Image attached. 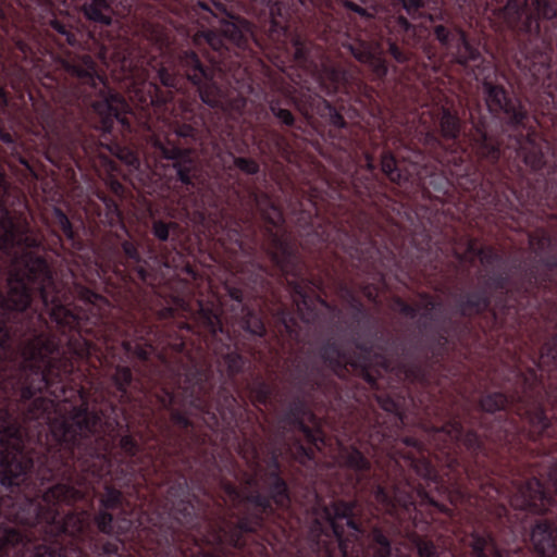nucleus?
I'll return each mask as SVG.
<instances>
[{
  "label": "nucleus",
  "instance_id": "obj_1",
  "mask_svg": "<svg viewBox=\"0 0 557 557\" xmlns=\"http://www.w3.org/2000/svg\"><path fill=\"white\" fill-rule=\"evenodd\" d=\"M0 169V484L33 552L276 557L290 496L223 359L60 282Z\"/></svg>",
  "mask_w": 557,
  "mask_h": 557
},
{
  "label": "nucleus",
  "instance_id": "obj_2",
  "mask_svg": "<svg viewBox=\"0 0 557 557\" xmlns=\"http://www.w3.org/2000/svg\"><path fill=\"white\" fill-rule=\"evenodd\" d=\"M255 26L222 23L221 33L198 30L197 46L207 45L205 60L194 50L176 54L177 72L143 55L135 67L149 76L151 69L165 88L144 82L135 91L138 110L114 91L97 62L87 53L59 59L69 77L54 110L40 115L42 135L37 149L54 166L83 171L102 166L116 171L113 158L139 170L141 159L152 175L169 177L172 203L194 214L221 240H228L248 260L239 270V286L225 285L228 299L191 307L198 273L180 250L182 226L152 218L151 233L158 245H140L131 236L117 201L98 194V223L110 228L96 256L95 270L110 301L211 348L233 376L249 367L232 342L237 332L231 290H244L250 300L247 276L251 263L265 255V231L283 227L282 210L262 191L251 190L249 209L243 208L234 186L210 174L201 161L211 151L221 160L223 150L236 146L247 122L246 95L253 92L248 59L252 45L264 49Z\"/></svg>",
  "mask_w": 557,
  "mask_h": 557
},
{
  "label": "nucleus",
  "instance_id": "obj_3",
  "mask_svg": "<svg viewBox=\"0 0 557 557\" xmlns=\"http://www.w3.org/2000/svg\"><path fill=\"white\" fill-rule=\"evenodd\" d=\"M383 131L381 172L396 187L397 198L379 196L376 203L394 221L393 230L404 238L421 284L440 290L455 280L467 262L479 258L485 271L478 276V286L454 295L455 312L465 319L487 314L491 329L513 326L521 315L539 313L547 327L557 329V239L544 227L529 233L534 257L520 263L519 282L510 287V274L503 267V256L492 246H479L470 236L442 233L434 237L447 193V182L421 164L424 156L408 147L399 129L389 138ZM546 174L547 185L541 188L543 203L516 202L512 210L498 214L512 228H522L519 221L524 212L541 220L557 221L555 180ZM480 207V205H478ZM485 211V209L481 206ZM491 384L504 389L511 399L513 411L530 432L542 456L547 476H557V333L547 338L539 354L527 343L519 345L507 361L488 374Z\"/></svg>",
  "mask_w": 557,
  "mask_h": 557
},
{
  "label": "nucleus",
  "instance_id": "obj_4",
  "mask_svg": "<svg viewBox=\"0 0 557 557\" xmlns=\"http://www.w3.org/2000/svg\"><path fill=\"white\" fill-rule=\"evenodd\" d=\"M416 305L393 296L392 308L416 319L423 338L407 347L398 341L399 360H424L425 345L445 333L443 359L425 381L406 380L397 396L414 398L420 406L406 408L407 426L421 446L417 463L428 460L438 472L437 486L456 511H466L476 525H557V496L547 480L545 463L537 455L527 428L513 411L504 391L483 394L478 404L460 383L455 368L446 364L448 331L438 323L442 304L429 293Z\"/></svg>",
  "mask_w": 557,
  "mask_h": 557
},
{
  "label": "nucleus",
  "instance_id": "obj_5",
  "mask_svg": "<svg viewBox=\"0 0 557 557\" xmlns=\"http://www.w3.org/2000/svg\"><path fill=\"white\" fill-rule=\"evenodd\" d=\"M429 28L440 45L478 82H481L487 110L500 117L502 133L494 136L485 116L475 121L470 112L471 129L466 135L476 157L460 141L462 122L458 113L442 106L438 126L444 145L433 134L424 136L425 149L445 168L450 184L456 185L485 210L499 212L512 210L516 202L543 203L541 188L547 185L546 174L555 180L553 191H557V147L537 133L522 101L509 94L492 77L496 75L493 63L486 60L467 33L444 11L429 14ZM552 101L557 104V88L549 90ZM444 180V177H442ZM447 186L449 181L445 178Z\"/></svg>",
  "mask_w": 557,
  "mask_h": 557
},
{
  "label": "nucleus",
  "instance_id": "obj_6",
  "mask_svg": "<svg viewBox=\"0 0 557 557\" xmlns=\"http://www.w3.org/2000/svg\"><path fill=\"white\" fill-rule=\"evenodd\" d=\"M244 11L264 18L267 39L278 50L293 55L295 69L287 73L290 83L267 74V82L258 99L265 101L280 124L295 128V108L308 124L331 144L342 150L348 159L357 162L362 154L366 174L352 176L351 184L359 200L368 208L379 206L383 193L375 170V157L364 148L360 137V120L374 101V90L359 77L351 66L323 60L311 39L313 36L302 17H297L295 8L284 0H238ZM287 0H285L286 2ZM300 129V126H297Z\"/></svg>",
  "mask_w": 557,
  "mask_h": 557
},
{
  "label": "nucleus",
  "instance_id": "obj_7",
  "mask_svg": "<svg viewBox=\"0 0 557 557\" xmlns=\"http://www.w3.org/2000/svg\"><path fill=\"white\" fill-rule=\"evenodd\" d=\"M284 3L295 8L297 17H302L312 35L330 49L369 64L377 79L386 77V60L374 54L364 41L352 38L348 27L352 15L366 20L373 17L380 0H287ZM392 3L394 9L405 11L412 21L425 17L426 0H393Z\"/></svg>",
  "mask_w": 557,
  "mask_h": 557
},
{
  "label": "nucleus",
  "instance_id": "obj_8",
  "mask_svg": "<svg viewBox=\"0 0 557 557\" xmlns=\"http://www.w3.org/2000/svg\"><path fill=\"white\" fill-rule=\"evenodd\" d=\"M156 14L169 11L178 17L187 20H205L211 23L216 20L219 27L213 32L221 33L222 23L226 21L243 22L253 27L249 21L235 15L225 3L219 0H154ZM141 0H81L78 4L85 17L101 26H109L113 15L121 17H140L138 12Z\"/></svg>",
  "mask_w": 557,
  "mask_h": 557
},
{
  "label": "nucleus",
  "instance_id": "obj_9",
  "mask_svg": "<svg viewBox=\"0 0 557 557\" xmlns=\"http://www.w3.org/2000/svg\"><path fill=\"white\" fill-rule=\"evenodd\" d=\"M504 9L515 21H520L524 15L528 20V28L540 33L539 21H553L557 17L556 0H503Z\"/></svg>",
  "mask_w": 557,
  "mask_h": 557
},
{
  "label": "nucleus",
  "instance_id": "obj_10",
  "mask_svg": "<svg viewBox=\"0 0 557 557\" xmlns=\"http://www.w3.org/2000/svg\"><path fill=\"white\" fill-rule=\"evenodd\" d=\"M66 4L67 0H58ZM38 4L50 15L46 22L49 28L54 33L55 40L60 46L69 45L73 48H81L83 34L74 26L73 18L67 13L54 12L53 0H37Z\"/></svg>",
  "mask_w": 557,
  "mask_h": 557
},
{
  "label": "nucleus",
  "instance_id": "obj_11",
  "mask_svg": "<svg viewBox=\"0 0 557 557\" xmlns=\"http://www.w3.org/2000/svg\"><path fill=\"white\" fill-rule=\"evenodd\" d=\"M386 28L392 37L387 39L388 53L399 64L409 60L408 51L399 47L398 41L411 46L417 41V26L406 16L392 15L386 22Z\"/></svg>",
  "mask_w": 557,
  "mask_h": 557
},
{
  "label": "nucleus",
  "instance_id": "obj_12",
  "mask_svg": "<svg viewBox=\"0 0 557 557\" xmlns=\"http://www.w3.org/2000/svg\"><path fill=\"white\" fill-rule=\"evenodd\" d=\"M8 75L4 66L0 63V140L4 145L0 149L3 157H25L26 147L20 143L16 137L4 127L3 116L8 113L9 92L7 90Z\"/></svg>",
  "mask_w": 557,
  "mask_h": 557
},
{
  "label": "nucleus",
  "instance_id": "obj_13",
  "mask_svg": "<svg viewBox=\"0 0 557 557\" xmlns=\"http://www.w3.org/2000/svg\"><path fill=\"white\" fill-rule=\"evenodd\" d=\"M53 222L64 236V247H67L77 253L85 250L86 245L82 237V231L84 230L82 221L73 223L60 208H54Z\"/></svg>",
  "mask_w": 557,
  "mask_h": 557
},
{
  "label": "nucleus",
  "instance_id": "obj_14",
  "mask_svg": "<svg viewBox=\"0 0 557 557\" xmlns=\"http://www.w3.org/2000/svg\"><path fill=\"white\" fill-rule=\"evenodd\" d=\"M259 149L269 158H282L290 161L293 147L287 137L275 129H265L263 138L259 140Z\"/></svg>",
  "mask_w": 557,
  "mask_h": 557
},
{
  "label": "nucleus",
  "instance_id": "obj_15",
  "mask_svg": "<svg viewBox=\"0 0 557 557\" xmlns=\"http://www.w3.org/2000/svg\"><path fill=\"white\" fill-rule=\"evenodd\" d=\"M228 158L232 159L234 165L243 173L247 175L258 174L260 171L259 163L251 158L235 157L232 152H228Z\"/></svg>",
  "mask_w": 557,
  "mask_h": 557
},
{
  "label": "nucleus",
  "instance_id": "obj_16",
  "mask_svg": "<svg viewBox=\"0 0 557 557\" xmlns=\"http://www.w3.org/2000/svg\"><path fill=\"white\" fill-rule=\"evenodd\" d=\"M27 557H82V553L76 552L73 556H66L59 554L53 550L42 549V547H37V550L29 554Z\"/></svg>",
  "mask_w": 557,
  "mask_h": 557
},
{
  "label": "nucleus",
  "instance_id": "obj_17",
  "mask_svg": "<svg viewBox=\"0 0 557 557\" xmlns=\"http://www.w3.org/2000/svg\"><path fill=\"white\" fill-rule=\"evenodd\" d=\"M27 557H82V553L76 552L73 556H66L59 554L53 550L42 549V547H37V550L29 554Z\"/></svg>",
  "mask_w": 557,
  "mask_h": 557
},
{
  "label": "nucleus",
  "instance_id": "obj_18",
  "mask_svg": "<svg viewBox=\"0 0 557 557\" xmlns=\"http://www.w3.org/2000/svg\"><path fill=\"white\" fill-rule=\"evenodd\" d=\"M530 72L535 77L536 81H540L544 76H549L550 67L547 63L542 62L540 64L539 73L535 71V64H533V69H530Z\"/></svg>",
  "mask_w": 557,
  "mask_h": 557
},
{
  "label": "nucleus",
  "instance_id": "obj_19",
  "mask_svg": "<svg viewBox=\"0 0 557 557\" xmlns=\"http://www.w3.org/2000/svg\"><path fill=\"white\" fill-rule=\"evenodd\" d=\"M110 187L115 196L122 197L124 194V186L117 180H111Z\"/></svg>",
  "mask_w": 557,
  "mask_h": 557
},
{
  "label": "nucleus",
  "instance_id": "obj_20",
  "mask_svg": "<svg viewBox=\"0 0 557 557\" xmlns=\"http://www.w3.org/2000/svg\"><path fill=\"white\" fill-rule=\"evenodd\" d=\"M17 47L21 50V52H23L25 55H28V54L33 53L30 47L27 44L23 42V41H18L17 42Z\"/></svg>",
  "mask_w": 557,
  "mask_h": 557
},
{
  "label": "nucleus",
  "instance_id": "obj_21",
  "mask_svg": "<svg viewBox=\"0 0 557 557\" xmlns=\"http://www.w3.org/2000/svg\"><path fill=\"white\" fill-rule=\"evenodd\" d=\"M3 17V10L0 8V18Z\"/></svg>",
  "mask_w": 557,
  "mask_h": 557
}]
</instances>
